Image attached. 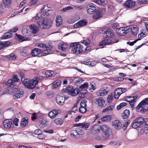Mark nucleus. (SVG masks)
<instances>
[{"label":"nucleus","instance_id":"obj_7","mask_svg":"<svg viewBox=\"0 0 148 148\" xmlns=\"http://www.w3.org/2000/svg\"><path fill=\"white\" fill-rule=\"evenodd\" d=\"M62 92L67 93L72 96H75L79 92V90L77 89H73L72 86H69L66 88H63Z\"/></svg>","mask_w":148,"mask_h":148},{"label":"nucleus","instance_id":"obj_12","mask_svg":"<svg viewBox=\"0 0 148 148\" xmlns=\"http://www.w3.org/2000/svg\"><path fill=\"white\" fill-rule=\"evenodd\" d=\"M109 91V88L107 87H104L98 90L97 92L98 96H103L107 94Z\"/></svg>","mask_w":148,"mask_h":148},{"label":"nucleus","instance_id":"obj_3","mask_svg":"<svg viewBox=\"0 0 148 148\" xmlns=\"http://www.w3.org/2000/svg\"><path fill=\"white\" fill-rule=\"evenodd\" d=\"M138 112L143 113L148 110V97L142 100L136 107Z\"/></svg>","mask_w":148,"mask_h":148},{"label":"nucleus","instance_id":"obj_58","mask_svg":"<svg viewBox=\"0 0 148 148\" xmlns=\"http://www.w3.org/2000/svg\"><path fill=\"white\" fill-rule=\"evenodd\" d=\"M38 138L40 139H45L46 137V136L45 135L41 133L38 136Z\"/></svg>","mask_w":148,"mask_h":148},{"label":"nucleus","instance_id":"obj_52","mask_svg":"<svg viewBox=\"0 0 148 148\" xmlns=\"http://www.w3.org/2000/svg\"><path fill=\"white\" fill-rule=\"evenodd\" d=\"M16 34L20 42H22L24 41V40H25L24 37L22 36L21 35L17 34Z\"/></svg>","mask_w":148,"mask_h":148},{"label":"nucleus","instance_id":"obj_51","mask_svg":"<svg viewBox=\"0 0 148 148\" xmlns=\"http://www.w3.org/2000/svg\"><path fill=\"white\" fill-rule=\"evenodd\" d=\"M76 130L79 136V135H82L84 134V131L82 129V128H76Z\"/></svg>","mask_w":148,"mask_h":148},{"label":"nucleus","instance_id":"obj_1","mask_svg":"<svg viewBox=\"0 0 148 148\" xmlns=\"http://www.w3.org/2000/svg\"><path fill=\"white\" fill-rule=\"evenodd\" d=\"M44 79L43 77L39 76L34 77L32 79L30 80L27 78H22L21 80L24 85L29 89L33 88L39 82L41 81Z\"/></svg>","mask_w":148,"mask_h":148},{"label":"nucleus","instance_id":"obj_28","mask_svg":"<svg viewBox=\"0 0 148 148\" xmlns=\"http://www.w3.org/2000/svg\"><path fill=\"white\" fill-rule=\"evenodd\" d=\"M139 133L141 134L148 133V127L143 125L141 126Z\"/></svg>","mask_w":148,"mask_h":148},{"label":"nucleus","instance_id":"obj_4","mask_svg":"<svg viewBox=\"0 0 148 148\" xmlns=\"http://www.w3.org/2000/svg\"><path fill=\"white\" fill-rule=\"evenodd\" d=\"M138 112L143 113L148 110V97L142 100L136 107Z\"/></svg>","mask_w":148,"mask_h":148},{"label":"nucleus","instance_id":"obj_6","mask_svg":"<svg viewBox=\"0 0 148 148\" xmlns=\"http://www.w3.org/2000/svg\"><path fill=\"white\" fill-rule=\"evenodd\" d=\"M37 23L40 28L42 29H47L51 27L52 22L50 19H41Z\"/></svg>","mask_w":148,"mask_h":148},{"label":"nucleus","instance_id":"obj_30","mask_svg":"<svg viewBox=\"0 0 148 148\" xmlns=\"http://www.w3.org/2000/svg\"><path fill=\"white\" fill-rule=\"evenodd\" d=\"M120 89L119 88H117L116 89L114 92V97L115 99H118L120 95L122 94Z\"/></svg>","mask_w":148,"mask_h":148},{"label":"nucleus","instance_id":"obj_17","mask_svg":"<svg viewBox=\"0 0 148 148\" xmlns=\"http://www.w3.org/2000/svg\"><path fill=\"white\" fill-rule=\"evenodd\" d=\"M103 35V37L105 38H111L114 36V34L113 30L110 28H108L105 31Z\"/></svg>","mask_w":148,"mask_h":148},{"label":"nucleus","instance_id":"obj_49","mask_svg":"<svg viewBox=\"0 0 148 148\" xmlns=\"http://www.w3.org/2000/svg\"><path fill=\"white\" fill-rule=\"evenodd\" d=\"M97 62L95 61L92 62H86L85 64H87L90 66H93L97 64Z\"/></svg>","mask_w":148,"mask_h":148},{"label":"nucleus","instance_id":"obj_57","mask_svg":"<svg viewBox=\"0 0 148 148\" xmlns=\"http://www.w3.org/2000/svg\"><path fill=\"white\" fill-rule=\"evenodd\" d=\"M79 112L82 113H85L86 111V108L80 107L79 109Z\"/></svg>","mask_w":148,"mask_h":148},{"label":"nucleus","instance_id":"obj_24","mask_svg":"<svg viewBox=\"0 0 148 148\" xmlns=\"http://www.w3.org/2000/svg\"><path fill=\"white\" fill-rule=\"evenodd\" d=\"M135 5V2L132 0H127L124 3V6L127 8H131Z\"/></svg>","mask_w":148,"mask_h":148},{"label":"nucleus","instance_id":"obj_11","mask_svg":"<svg viewBox=\"0 0 148 148\" xmlns=\"http://www.w3.org/2000/svg\"><path fill=\"white\" fill-rule=\"evenodd\" d=\"M56 101L58 104L60 106H62L64 104L65 97L63 94L61 95H58L56 97Z\"/></svg>","mask_w":148,"mask_h":148},{"label":"nucleus","instance_id":"obj_61","mask_svg":"<svg viewBox=\"0 0 148 148\" xmlns=\"http://www.w3.org/2000/svg\"><path fill=\"white\" fill-rule=\"evenodd\" d=\"M88 86V84L86 82L84 83L83 84L81 85L79 87L80 88H84L87 87Z\"/></svg>","mask_w":148,"mask_h":148},{"label":"nucleus","instance_id":"obj_44","mask_svg":"<svg viewBox=\"0 0 148 148\" xmlns=\"http://www.w3.org/2000/svg\"><path fill=\"white\" fill-rule=\"evenodd\" d=\"M16 84L12 79L9 80L7 83L8 86L12 87H13Z\"/></svg>","mask_w":148,"mask_h":148},{"label":"nucleus","instance_id":"obj_60","mask_svg":"<svg viewBox=\"0 0 148 148\" xmlns=\"http://www.w3.org/2000/svg\"><path fill=\"white\" fill-rule=\"evenodd\" d=\"M86 100H84L82 101L80 103L81 106L80 107H83L86 108Z\"/></svg>","mask_w":148,"mask_h":148},{"label":"nucleus","instance_id":"obj_20","mask_svg":"<svg viewBox=\"0 0 148 148\" xmlns=\"http://www.w3.org/2000/svg\"><path fill=\"white\" fill-rule=\"evenodd\" d=\"M87 21L83 19L79 21L78 22L75 24L74 25L75 28H77L80 27H82L86 25L87 24Z\"/></svg>","mask_w":148,"mask_h":148},{"label":"nucleus","instance_id":"obj_40","mask_svg":"<svg viewBox=\"0 0 148 148\" xmlns=\"http://www.w3.org/2000/svg\"><path fill=\"white\" fill-rule=\"evenodd\" d=\"M111 40L109 39H106L104 40H102V41L100 42L99 43V44L100 45H105L106 44H108L111 43Z\"/></svg>","mask_w":148,"mask_h":148},{"label":"nucleus","instance_id":"obj_48","mask_svg":"<svg viewBox=\"0 0 148 148\" xmlns=\"http://www.w3.org/2000/svg\"><path fill=\"white\" fill-rule=\"evenodd\" d=\"M54 73L53 71H47L45 72V75L47 77H50Z\"/></svg>","mask_w":148,"mask_h":148},{"label":"nucleus","instance_id":"obj_25","mask_svg":"<svg viewBox=\"0 0 148 148\" xmlns=\"http://www.w3.org/2000/svg\"><path fill=\"white\" fill-rule=\"evenodd\" d=\"M68 45L64 42L60 43L58 45V49L63 51H66L67 49Z\"/></svg>","mask_w":148,"mask_h":148},{"label":"nucleus","instance_id":"obj_34","mask_svg":"<svg viewBox=\"0 0 148 148\" xmlns=\"http://www.w3.org/2000/svg\"><path fill=\"white\" fill-rule=\"evenodd\" d=\"M28 121L27 118H24L22 119L21 125L23 127H25L28 123Z\"/></svg>","mask_w":148,"mask_h":148},{"label":"nucleus","instance_id":"obj_53","mask_svg":"<svg viewBox=\"0 0 148 148\" xmlns=\"http://www.w3.org/2000/svg\"><path fill=\"white\" fill-rule=\"evenodd\" d=\"M15 83L16 82H20V79H18V76L15 75H14L13 76V78L12 79Z\"/></svg>","mask_w":148,"mask_h":148},{"label":"nucleus","instance_id":"obj_56","mask_svg":"<svg viewBox=\"0 0 148 148\" xmlns=\"http://www.w3.org/2000/svg\"><path fill=\"white\" fill-rule=\"evenodd\" d=\"M77 79V78L76 77H67V79L69 80L70 82H75L76 79Z\"/></svg>","mask_w":148,"mask_h":148},{"label":"nucleus","instance_id":"obj_23","mask_svg":"<svg viewBox=\"0 0 148 148\" xmlns=\"http://www.w3.org/2000/svg\"><path fill=\"white\" fill-rule=\"evenodd\" d=\"M52 47L49 46L45 48L46 49L43 50L42 52H41L40 55L42 56H44L47 55L51 50Z\"/></svg>","mask_w":148,"mask_h":148},{"label":"nucleus","instance_id":"obj_35","mask_svg":"<svg viewBox=\"0 0 148 148\" xmlns=\"http://www.w3.org/2000/svg\"><path fill=\"white\" fill-rule=\"evenodd\" d=\"M56 26L59 27L62 23V19L60 16H57L56 20Z\"/></svg>","mask_w":148,"mask_h":148},{"label":"nucleus","instance_id":"obj_62","mask_svg":"<svg viewBox=\"0 0 148 148\" xmlns=\"http://www.w3.org/2000/svg\"><path fill=\"white\" fill-rule=\"evenodd\" d=\"M138 40H136L133 42L128 41L127 42V44L131 46H133L134 44L136 43L138 41Z\"/></svg>","mask_w":148,"mask_h":148},{"label":"nucleus","instance_id":"obj_14","mask_svg":"<svg viewBox=\"0 0 148 148\" xmlns=\"http://www.w3.org/2000/svg\"><path fill=\"white\" fill-rule=\"evenodd\" d=\"M117 34L121 36L125 35L128 32V29L127 27L119 28L116 30Z\"/></svg>","mask_w":148,"mask_h":148},{"label":"nucleus","instance_id":"obj_42","mask_svg":"<svg viewBox=\"0 0 148 148\" xmlns=\"http://www.w3.org/2000/svg\"><path fill=\"white\" fill-rule=\"evenodd\" d=\"M30 32L29 30L27 29L26 28H23L22 30V34L24 35L27 36H29V33Z\"/></svg>","mask_w":148,"mask_h":148},{"label":"nucleus","instance_id":"obj_41","mask_svg":"<svg viewBox=\"0 0 148 148\" xmlns=\"http://www.w3.org/2000/svg\"><path fill=\"white\" fill-rule=\"evenodd\" d=\"M110 116L108 115L104 116L101 118V121L103 122H107L109 121L111 119Z\"/></svg>","mask_w":148,"mask_h":148},{"label":"nucleus","instance_id":"obj_18","mask_svg":"<svg viewBox=\"0 0 148 148\" xmlns=\"http://www.w3.org/2000/svg\"><path fill=\"white\" fill-rule=\"evenodd\" d=\"M60 112V111L59 110H53L49 112L48 115L50 118L53 119Z\"/></svg>","mask_w":148,"mask_h":148},{"label":"nucleus","instance_id":"obj_63","mask_svg":"<svg viewBox=\"0 0 148 148\" xmlns=\"http://www.w3.org/2000/svg\"><path fill=\"white\" fill-rule=\"evenodd\" d=\"M83 43L86 45H89L90 43V40L88 39L84 40L83 41Z\"/></svg>","mask_w":148,"mask_h":148},{"label":"nucleus","instance_id":"obj_37","mask_svg":"<svg viewBox=\"0 0 148 148\" xmlns=\"http://www.w3.org/2000/svg\"><path fill=\"white\" fill-rule=\"evenodd\" d=\"M130 114V111L129 110H124L122 116L123 119L127 118L129 116Z\"/></svg>","mask_w":148,"mask_h":148},{"label":"nucleus","instance_id":"obj_50","mask_svg":"<svg viewBox=\"0 0 148 148\" xmlns=\"http://www.w3.org/2000/svg\"><path fill=\"white\" fill-rule=\"evenodd\" d=\"M73 7L71 6H69L66 7L65 8H62L60 10L61 12H65L67 10H71L73 9Z\"/></svg>","mask_w":148,"mask_h":148},{"label":"nucleus","instance_id":"obj_15","mask_svg":"<svg viewBox=\"0 0 148 148\" xmlns=\"http://www.w3.org/2000/svg\"><path fill=\"white\" fill-rule=\"evenodd\" d=\"M3 124L5 128L8 129L13 127L12 123L10 119H7L3 122Z\"/></svg>","mask_w":148,"mask_h":148},{"label":"nucleus","instance_id":"obj_39","mask_svg":"<svg viewBox=\"0 0 148 148\" xmlns=\"http://www.w3.org/2000/svg\"><path fill=\"white\" fill-rule=\"evenodd\" d=\"M77 132L76 129L72 130L70 132L71 136L75 138H78L79 136Z\"/></svg>","mask_w":148,"mask_h":148},{"label":"nucleus","instance_id":"obj_13","mask_svg":"<svg viewBox=\"0 0 148 148\" xmlns=\"http://www.w3.org/2000/svg\"><path fill=\"white\" fill-rule=\"evenodd\" d=\"M95 5L92 3L88 4L87 6V11L88 14H93L96 10Z\"/></svg>","mask_w":148,"mask_h":148},{"label":"nucleus","instance_id":"obj_10","mask_svg":"<svg viewBox=\"0 0 148 148\" xmlns=\"http://www.w3.org/2000/svg\"><path fill=\"white\" fill-rule=\"evenodd\" d=\"M40 13L44 16H47L51 13V11L50 8H48L47 5H45L40 10Z\"/></svg>","mask_w":148,"mask_h":148},{"label":"nucleus","instance_id":"obj_21","mask_svg":"<svg viewBox=\"0 0 148 148\" xmlns=\"http://www.w3.org/2000/svg\"><path fill=\"white\" fill-rule=\"evenodd\" d=\"M130 28L132 34L134 35H136L137 34L138 30V28L136 25H132L130 26Z\"/></svg>","mask_w":148,"mask_h":148},{"label":"nucleus","instance_id":"obj_33","mask_svg":"<svg viewBox=\"0 0 148 148\" xmlns=\"http://www.w3.org/2000/svg\"><path fill=\"white\" fill-rule=\"evenodd\" d=\"M6 58L9 60H14L16 58L15 54L11 53L6 56Z\"/></svg>","mask_w":148,"mask_h":148},{"label":"nucleus","instance_id":"obj_5","mask_svg":"<svg viewBox=\"0 0 148 148\" xmlns=\"http://www.w3.org/2000/svg\"><path fill=\"white\" fill-rule=\"evenodd\" d=\"M72 53L75 54H78L83 52V45L80 44L79 42L72 43L70 46Z\"/></svg>","mask_w":148,"mask_h":148},{"label":"nucleus","instance_id":"obj_8","mask_svg":"<svg viewBox=\"0 0 148 148\" xmlns=\"http://www.w3.org/2000/svg\"><path fill=\"white\" fill-rule=\"evenodd\" d=\"M144 124V119L141 117L136 119L132 123V125L133 128H136L140 125H143Z\"/></svg>","mask_w":148,"mask_h":148},{"label":"nucleus","instance_id":"obj_29","mask_svg":"<svg viewBox=\"0 0 148 148\" xmlns=\"http://www.w3.org/2000/svg\"><path fill=\"white\" fill-rule=\"evenodd\" d=\"M30 29L31 30L33 34H36L38 31V27L34 24H32L29 26Z\"/></svg>","mask_w":148,"mask_h":148},{"label":"nucleus","instance_id":"obj_27","mask_svg":"<svg viewBox=\"0 0 148 148\" xmlns=\"http://www.w3.org/2000/svg\"><path fill=\"white\" fill-rule=\"evenodd\" d=\"M41 50L38 48H35L33 49L31 52V55L33 56H35L38 55L39 53H40Z\"/></svg>","mask_w":148,"mask_h":148},{"label":"nucleus","instance_id":"obj_45","mask_svg":"<svg viewBox=\"0 0 148 148\" xmlns=\"http://www.w3.org/2000/svg\"><path fill=\"white\" fill-rule=\"evenodd\" d=\"M61 81L60 80H56L54 82L53 84V86L54 88H56L60 84Z\"/></svg>","mask_w":148,"mask_h":148},{"label":"nucleus","instance_id":"obj_31","mask_svg":"<svg viewBox=\"0 0 148 148\" xmlns=\"http://www.w3.org/2000/svg\"><path fill=\"white\" fill-rule=\"evenodd\" d=\"M10 44L9 41L3 42L0 43V50H1L5 47H8Z\"/></svg>","mask_w":148,"mask_h":148},{"label":"nucleus","instance_id":"obj_64","mask_svg":"<svg viewBox=\"0 0 148 148\" xmlns=\"http://www.w3.org/2000/svg\"><path fill=\"white\" fill-rule=\"evenodd\" d=\"M143 125L148 127V119H144V124Z\"/></svg>","mask_w":148,"mask_h":148},{"label":"nucleus","instance_id":"obj_19","mask_svg":"<svg viewBox=\"0 0 148 148\" xmlns=\"http://www.w3.org/2000/svg\"><path fill=\"white\" fill-rule=\"evenodd\" d=\"M112 125L113 127L117 130L120 129L122 126L121 123L118 120L113 121L112 122Z\"/></svg>","mask_w":148,"mask_h":148},{"label":"nucleus","instance_id":"obj_36","mask_svg":"<svg viewBox=\"0 0 148 148\" xmlns=\"http://www.w3.org/2000/svg\"><path fill=\"white\" fill-rule=\"evenodd\" d=\"M23 91L22 90L18 91L15 94L13 97L14 99H18L20 98L23 95Z\"/></svg>","mask_w":148,"mask_h":148},{"label":"nucleus","instance_id":"obj_38","mask_svg":"<svg viewBox=\"0 0 148 148\" xmlns=\"http://www.w3.org/2000/svg\"><path fill=\"white\" fill-rule=\"evenodd\" d=\"M12 36V34L10 32H7L5 33L2 37L1 39H4L8 38L11 37Z\"/></svg>","mask_w":148,"mask_h":148},{"label":"nucleus","instance_id":"obj_55","mask_svg":"<svg viewBox=\"0 0 148 148\" xmlns=\"http://www.w3.org/2000/svg\"><path fill=\"white\" fill-rule=\"evenodd\" d=\"M135 100L134 99L132 100V101L129 102L131 106V109L132 110L134 108V105L135 103Z\"/></svg>","mask_w":148,"mask_h":148},{"label":"nucleus","instance_id":"obj_9","mask_svg":"<svg viewBox=\"0 0 148 148\" xmlns=\"http://www.w3.org/2000/svg\"><path fill=\"white\" fill-rule=\"evenodd\" d=\"M101 129H102V127L100 125L98 124L94 125L91 127L90 132L92 135H95L99 133Z\"/></svg>","mask_w":148,"mask_h":148},{"label":"nucleus","instance_id":"obj_54","mask_svg":"<svg viewBox=\"0 0 148 148\" xmlns=\"http://www.w3.org/2000/svg\"><path fill=\"white\" fill-rule=\"evenodd\" d=\"M11 0H3V4L2 6H5L6 5L10 3Z\"/></svg>","mask_w":148,"mask_h":148},{"label":"nucleus","instance_id":"obj_47","mask_svg":"<svg viewBox=\"0 0 148 148\" xmlns=\"http://www.w3.org/2000/svg\"><path fill=\"white\" fill-rule=\"evenodd\" d=\"M137 98V97L134 96V97L127 96L125 98V100L127 102H130L132 100L136 99Z\"/></svg>","mask_w":148,"mask_h":148},{"label":"nucleus","instance_id":"obj_26","mask_svg":"<svg viewBox=\"0 0 148 148\" xmlns=\"http://www.w3.org/2000/svg\"><path fill=\"white\" fill-rule=\"evenodd\" d=\"M90 123H82L74 125L75 126L81 127V128H83L85 129H87L89 126Z\"/></svg>","mask_w":148,"mask_h":148},{"label":"nucleus","instance_id":"obj_16","mask_svg":"<svg viewBox=\"0 0 148 148\" xmlns=\"http://www.w3.org/2000/svg\"><path fill=\"white\" fill-rule=\"evenodd\" d=\"M103 13L102 9H100L98 10H96L93 15V17L95 19H98L100 18Z\"/></svg>","mask_w":148,"mask_h":148},{"label":"nucleus","instance_id":"obj_32","mask_svg":"<svg viewBox=\"0 0 148 148\" xmlns=\"http://www.w3.org/2000/svg\"><path fill=\"white\" fill-rule=\"evenodd\" d=\"M145 31L144 29H142L140 31V33L138 35V39L137 40H138V41L140 40V39L145 37L146 35L145 34Z\"/></svg>","mask_w":148,"mask_h":148},{"label":"nucleus","instance_id":"obj_46","mask_svg":"<svg viewBox=\"0 0 148 148\" xmlns=\"http://www.w3.org/2000/svg\"><path fill=\"white\" fill-rule=\"evenodd\" d=\"M114 108L113 106H111L107 107L106 109H104L103 110V112H106L108 111H110L112 110Z\"/></svg>","mask_w":148,"mask_h":148},{"label":"nucleus","instance_id":"obj_22","mask_svg":"<svg viewBox=\"0 0 148 148\" xmlns=\"http://www.w3.org/2000/svg\"><path fill=\"white\" fill-rule=\"evenodd\" d=\"M96 103L101 107L105 106V101L103 99L102 97H99L96 98L95 99Z\"/></svg>","mask_w":148,"mask_h":148},{"label":"nucleus","instance_id":"obj_59","mask_svg":"<svg viewBox=\"0 0 148 148\" xmlns=\"http://www.w3.org/2000/svg\"><path fill=\"white\" fill-rule=\"evenodd\" d=\"M19 121V119L17 118L15 119L13 121H12V124H14L16 126H17L18 125V123Z\"/></svg>","mask_w":148,"mask_h":148},{"label":"nucleus","instance_id":"obj_43","mask_svg":"<svg viewBox=\"0 0 148 148\" xmlns=\"http://www.w3.org/2000/svg\"><path fill=\"white\" fill-rule=\"evenodd\" d=\"M53 122L56 125H62L63 123V121L62 119L58 118L55 119Z\"/></svg>","mask_w":148,"mask_h":148},{"label":"nucleus","instance_id":"obj_2","mask_svg":"<svg viewBox=\"0 0 148 148\" xmlns=\"http://www.w3.org/2000/svg\"><path fill=\"white\" fill-rule=\"evenodd\" d=\"M101 130L102 134L100 136L97 135L95 136V138L97 140H105L108 138L110 136V129L106 125L102 126Z\"/></svg>","mask_w":148,"mask_h":148}]
</instances>
